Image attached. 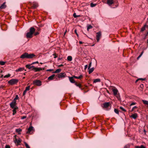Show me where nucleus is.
<instances>
[{
    "label": "nucleus",
    "instance_id": "obj_33",
    "mask_svg": "<svg viewBox=\"0 0 148 148\" xmlns=\"http://www.w3.org/2000/svg\"><path fill=\"white\" fill-rule=\"evenodd\" d=\"M90 6L92 7H95L96 5V4H94L91 3L90 4Z\"/></svg>",
    "mask_w": 148,
    "mask_h": 148
},
{
    "label": "nucleus",
    "instance_id": "obj_53",
    "mask_svg": "<svg viewBox=\"0 0 148 148\" xmlns=\"http://www.w3.org/2000/svg\"><path fill=\"white\" fill-rule=\"evenodd\" d=\"M140 147V148H146L143 145H141Z\"/></svg>",
    "mask_w": 148,
    "mask_h": 148
},
{
    "label": "nucleus",
    "instance_id": "obj_32",
    "mask_svg": "<svg viewBox=\"0 0 148 148\" xmlns=\"http://www.w3.org/2000/svg\"><path fill=\"white\" fill-rule=\"evenodd\" d=\"M143 53H144V51H142V52L141 53V54H140V55L137 57V59L138 60L139 59V58L142 56L143 54Z\"/></svg>",
    "mask_w": 148,
    "mask_h": 148
},
{
    "label": "nucleus",
    "instance_id": "obj_37",
    "mask_svg": "<svg viewBox=\"0 0 148 148\" xmlns=\"http://www.w3.org/2000/svg\"><path fill=\"white\" fill-rule=\"evenodd\" d=\"M114 112L116 114H119V111L117 109H114Z\"/></svg>",
    "mask_w": 148,
    "mask_h": 148
},
{
    "label": "nucleus",
    "instance_id": "obj_22",
    "mask_svg": "<svg viewBox=\"0 0 148 148\" xmlns=\"http://www.w3.org/2000/svg\"><path fill=\"white\" fill-rule=\"evenodd\" d=\"M13 109V115H14L16 113V110H17L18 109V107H16L15 108Z\"/></svg>",
    "mask_w": 148,
    "mask_h": 148
},
{
    "label": "nucleus",
    "instance_id": "obj_5",
    "mask_svg": "<svg viewBox=\"0 0 148 148\" xmlns=\"http://www.w3.org/2000/svg\"><path fill=\"white\" fill-rule=\"evenodd\" d=\"M97 35L96 36V39L97 40V42H98L99 40L100 37L101 36V32L99 31L98 32H97L96 33Z\"/></svg>",
    "mask_w": 148,
    "mask_h": 148
},
{
    "label": "nucleus",
    "instance_id": "obj_38",
    "mask_svg": "<svg viewBox=\"0 0 148 148\" xmlns=\"http://www.w3.org/2000/svg\"><path fill=\"white\" fill-rule=\"evenodd\" d=\"M10 74H8L7 75H6L4 76V78H8L10 77Z\"/></svg>",
    "mask_w": 148,
    "mask_h": 148
},
{
    "label": "nucleus",
    "instance_id": "obj_18",
    "mask_svg": "<svg viewBox=\"0 0 148 148\" xmlns=\"http://www.w3.org/2000/svg\"><path fill=\"white\" fill-rule=\"evenodd\" d=\"M75 84L81 90H82V89L81 88V85L80 84H78L77 82H75Z\"/></svg>",
    "mask_w": 148,
    "mask_h": 148
},
{
    "label": "nucleus",
    "instance_id": "obj_17",
    "mask_svg": "<svg viewBox=\"0 0 148 148\" xmlns=\"http://www.w3.org/2000/svg\"><path fill=\"white\" fill-rule=\"evenodd\" d=\"M69 80L70 82L72 83H74V80L73 78L74 77V76L70 77H69Z\"/></svg>",
    "mask_w": 148,
    "mask_h": 148
},
{
    "label": "nucleus",
    "instance_id": "obj_63",
    "mask_svg": "<svg viewBox=\"0 0 148 148\" xmlns=\"http://www.w3.org/2000/svg\"><path fill=\"white\" fill-rule=\"evenodd\" d=\"M32 69L31 66H30L29 67V68L28 69Z\"/></svg>",
    "mask_w": 148,
    "mask_h": 148
},
{
    "label": "nucleus",
    "instance_id": "obj_29",
    "mask_svg": "<svg viewBox=\"0 0 148 148\" xmlns=\"http://www.w3.org/2000/svg\"><path fill=\"white\" fill-rule=\"evenodd\" d=\"M146 26L148 27V26H147V25H145L143 27H142V28H141V31L143 32V31H144L145 30V29Z\"/></svg>",
    "mask_w": 148,
    "mask_h": 148
},
{
    "label": "nucleus",
    "instance_id": "obj_59",
    "mask_svg": "<svg viewBox=\"0 0 148 148\" xmlns=\"http://www.w3.org/2000/svg\"><path fill=\"white\" fill-rule=\"evenodd\" d=\"M135 148H140V146H136L135 147Z\"/></svg>",
    "mask_w": 148,
    "mask_h": 148
},
{
    "label": "nucleus",
    "instance_id": "obj_43",
    "mask_svg": "<svg viewBox=\"0 0 148 148\" xmlns=\"http://www.w3.org/2000/svg\"><path fill=\"white\" fill-rule=\"evenodd\" d=\"M91 64H92V62H90L89 63V65L88 66V69H89L91 67Z\"/></svg>",
    "mask_w": 148,
    "mask_h": 148
},
{
    "label": "nucleus",
    "instance_id": "obj_4",
    "mask_svg": "<svg viewBox=\"0 0 148 148\" xmlns=\"http://www.w3.org/2000/svg\"><path fill=\"white\" fill-rule=\"evenodd\" d=\"M33 84L38 86H40L42 85L41 82L39 80H36L34 81Z\"/></svg>",
    "mask_w": 148,
    "mask_h": 148
},
{
    "label": "nucleus",
    "instance_id": "obj_45",
    "mask_svg": "<svg viewBox=\"0 0 148 148\" xmlns=\"http://www.w3.org/2000/svg\"><path fill=\"white\" fill-rule=\"evenodd\" d=\"M26 118V116H23L21 117V119H25Z\"/></svg>",
    "mask_w": 148,
    "mask_h": 148
},
{
    "label": "nucleus",
    "instance_id": "obj_47",
    "mask_svg": "<svg viewBox=\"0 0 148 148\" xmlns=\"http://www.w3.org/2000/svg\"><path fill=\"white\" fill-rule=\"evenodd\" d=\"M5 148H10V147L9 145H6L5 146Z\"/></svg>",
    "mask_w": 148,
    "mask_h": 148
},
{
    "label": "nucleus",
    "instance_id": "obj_39",
    "mask_svg": "<svg viewBox=\"0 0 148 148\" xmlns=\"http://www.w3.org/2000/svg\"><path fill=\"white\" fill-rule=\"evenodd\" d=\"M37 6L38 5H37L34 4L33 6L32 7V8L33 9H35L36 8Z\"/></svg>",
    "mask_w": 148,
    "mask_h": 148
},
{
    "label": "nucleus",
    "instance_id": "obj_16",
    "mask_svg": "<svg viewBox=\"0 0 148 148\" xmlns=\"http://www.w3.org/2000/svg\"><path fill=\"white\" fill-rule=\"evenodd\" d=\"M137 116V114L136 113L133 114L130 116V117L134 119H136Z\"/></svg>",
    "mask_w": 148,
    "mask_h": 148
},
{
    "label": "nucleus",
    "instance_id": "obj_1",
    "mask_svg": "<svg viewBox=\"0 0 148 148\" xmlns=\"http://www.w3.org/2000/svg\"><path fill=\"white\" fill-rule=\"evenodd\" d=\"M35 28L33 27H31L29 29V32L26 34V37L27 38H30L32 37L33 34L35 32Z\"/></svg>",
    "mask_w": 148,
    "mask_h": 148
},
{
    "label": "nucleus",
    "instance_id": "obj_6",
    "mask_svg": "<svg viewBox=\"0 0 148 148\" xmlns=\"http://www.w3.org/2000/svg\"><path fill=\"white\" fill-rule=\"evenodd\" d=\"M16 101H13L10 103V107L12 108H15L16 107H17L16 106Z\"/></svg>",
    "mask_w": 148,
    "mask_h": 148
},
{
    "label": "nucleus",
    "instance_id": "obj_62",
    "mask_svg": "<svg viewBox=\"0 0 148 148\" xmlns=\"http://www.w3.org/2000/svg\"><path fill=\"white\" fill-rule=\"evenodd\" d=\"M139 80V79H137V80H136V82H136V83L138 81V80Z\"/></svg>",
    "mask_w": 148,
    "mask_h": 148
},
{
    "label": "nucleus",
    "instance_id": "obj_64",
    "mask_svg": "<svg viewBox=\"0 0 148 148\" xmlns=\"http://www.w3.org/2000/svg\"><path fill=\"white\" fill-rule=\"evenodd\" d=\"M79 43L80 44H82V41H80L79 42Z\"/></svg>",
    "mask_w": 148,
    "mask_h": 148
},
{
    "label": "nucleus",
    "instance_id": "obj_42",
    "mask_svg": "<svg viewBox=\"0 0 148 148\" xmlns=\"http://www.w3.org/2000/svg\"><path fill=\"white\" fill-rule=\"evenodd\" d=\"M18 98V96L17 95H16V96L15 98H14V100L13 101H16V100Z\"/></svg>",
    "mask_w": 148,
    "mask_h": 148
},
{
    "label": "nucleus",
    "instance_id": "obj_21",
    "mask_svg": "<svg viewBox=\"0 0 148 148\" xmlns=\"http://www.w3.org/2000/svg\"><path fill=\"white\" fill-rule=\"evenodd\" d=\"M55 76V74H53L48 77V79L49 80H52Z\"/></svg>",
    "mask_w": 148,
    "mask_h": 148
},
{
    "label": "nucleus",
    "instance_id": "obj_24",
    "mask_svg": "<svg viewBox=\"0 0 148 148\" xmlns=\"http://www.w3.org/2000/svg\"><path fill=\"white\" fill-rule=\"evenodd\" d=\"M61 71V69H56L55 71L53 72V73H60Z\"/></svg>",
    "mask_w": 148,
    "mask_h": 148
},
{
    "label": "nucleus",
    "instance_id": "obj_20",
    "mask_svg": "<svg viewBox=\"0 0 148 148\" xmlns=\"http://www.w3.org/2000/svg\"><path fill=\"white\" fill-rule=\"evenodd\" d=\"M24 70V68L23 67L22 68H20L17 69H16L15 71L16 72H19V71H23Z\"/></svg>",
    "mask_w": 148,
    "mask_h": 148
},
{
    "label": "nucleus",
    "instance_id": "obj_61",
    "mask_svg": "<svg viewBox=\"0 0 148 148\" xmlns=\"http://www.w3.org/2000/svg\"><path fill=\"white\" fill-rule=\"evenodd\" d=\"M67 32V30H65V32H64V36L65 35V34H66V32Z\"/></svg>",
    "mask_w": 148,
    "mask_h": 148
},
{
    "label": "nucleus",
    "instance_id": "obj_9",
    "mask_svg": "<svg viewBox=\"0 0 148 148\" xmlns=\"http://www.w3.org/2000/svg\"><path fill=\"white\" fill-rule=\"evenodd\" d=\"M27 53H25L21 55L20 58L22 59L27 58Z\"/></svg>",
    "mask_w": 148,
    "mask_h": 148
},
{
    "label": "nucleus",
    "instance_id": "obj_25",
    "mask_svg": "<svg viewBox=\"0 0 148 148\" xmlns=\"http://www.w3.org/2000/svg\"><path fill=\"white\" fill-rule=\"evenodd\" d=\"M22 130L21 129L19 128L16 129V132L18 133V134H20V132L22 131Z\"/></svg>",
    "mask_w": 148,
    "mask_h": 148
},
{
    "label": "nucleus",
    "instance_id": "obj_55",
    "mask_svg": "<svg viewBox=\"0 0 148 148\" xmlns=\"http://www.w3.org/2000/svg\"><path fill=\"white\" fill-rule=\"evenodd\" d=\"M39 34V33L38 32H36L34 34V35L36 36Z\"/></svg>",
    "mask_w": 148,
    "mask_h": 148
},
{
    "label": "nucleus",
    "instance_id": "obj_28",
    "mask_svg": "<svg viewBox=\"0 0 148 148\" xmlns=\"http://www.w3.org/2000/svg\"><path fill=\"white\" fill-rule=\"evenodd\" d=\"M83 77V75L81 74L79 76H75V78L77 79H80L82 78Z\"/></svg>",
    "mask_w": 148,
    "mask_h": 148
},
{
    "label": "nucleus",
    "instance_id": "obj_19",
    "mask_svg": "<svg viewBox=\"0 0 148 148\" xmlns=\"http://www.w3.org/2000/svg\"><path fill=\"white\" fill-rule=\"evenodd\" d=\"M42 70V69L40 68H36L35 67L33 70L35 71V72L39 71Z\"/></svg>",
    "mask_w": 148,
    "mask_h": 148
},
{
    "label": "nucleus",
    "instance_id": "obj_23",
    "mask_svg": "<svg viewBox=\"0 0 148 148\" xmlns=\"http://www.w3.org/2000/svg\"><path fill=\"white\" fill-rule=\"evenodd\" d=\"M88 71V73L89 74L91 73L94 70V67H92L91 68H90Z\"/></svg>",
    "mask_w": 148,
    "mask_h": 148
},
{
    "label": "nucleus",
    "instance_id": "obj_52",
    "mask_svg": "<svg viewBox=\"0 0 148 148\" xmlns=\"http://www.w3.org/2000/svg\"><path fill=\"white\" fill-rule=\"evenodd\" d=\"M74 32H75V33L77 35V36H78V34H77V33L76 32V30H75Z\"/></svg>",
    "mask_w": 148,
    "mask_h": 148
},
{
    "label": "nucleus",
    "instance_id": "obj_12",
    "mask_svg": "<svg viewBox=\"0 0 148 148\" xmlns=\"http://www.w3.org/2000/svg\"><path fill=\"white\" fill-rule=\"evenodd\" d=\"M30 86H28L23 91V95H24L26 93V92L27 91L29 90L30 89Z\"/></svg>",
    "mask_w": 148,
    "mask_h": 148
},
{
    "label": "nucleus",
    "instance_id": "obj_44",
    "mask_svg": "<svg viewBox=\"0 0 148 148\" xmlns=\"http://www.w3.org/2000/svg\"><path fill=\"white\" fill-rule=\"evenodd\" d=\"M136 104V102H132L130 104V106H132L133 105H135Z\"/></svg>",
    "mask_w": 148,
    "mask_h": 148
},
{
    "label": "nucleus",
    "instance_id": "obj_30",
    "mask_svg": "<svg viewBox=\"0 0 148 148\" xmlns=\"http://www.w3.org/2000/svg\"><path fill=\"white\" fill-rule=\"evenodd\" d=\"M142 101L143 102V103L146 105H147V103H148V101L145 100H143Z\"/></svg>",
    "mask_w": 148,
    "mask_h": 148
},
{
    "label": "nucleus",
    "instance_id": "obj_15",
    "mask_svg": "<svg viewBox=\"0 0 148 148\" xmlns=\"http://www.w3.org/2000/svg\"><path fill=\"white\" fill-rule=\"evenodd\" d=\"M5 2H4L3 4L0 6V9H4L6 7L5 5Z\"/></svg>",
    "mask_w": 148,
    "mask_h": 148
},
{
    "label": "nucleus",
    "instance_id": "obj_13",
    "mask_svg": "<svg viewBox=\"0 0 148 148\" xmlns=\"http://www.w3.org/2000/svg\"><path fill=\"white\" fill-rule=\"evenodd\" d=\"M33 127L31 126L29 127L27 130V134H30L31 132L33 130Z\"/></svg>",
    "mask_w": 148,
    "mask_h": 148
},
{
    "label": "nucleus",
    "instance_id": "obj_56",
    "mask_svg": "<svg viewBox=\"0 0 148 148\" xmlns=\"http://www.w3.org/2000/svg\"><path fill=\"white\" fill-rule=\"evenodd\" d=\"M139 80H141L142 81L145 80V79L143 78H139Z\"/></svg>",
    "mask_w": 148,
    "mask_h": 148
},
{
    "label": "nucleus",
    "instance_id": "obj_26",
    "mask_svg": "<svg viewBox=\"0 0 148 148\" xmlns=\"http://www.w3.org/2000/svg\"><path fill=\"white\" fill-rule=\"evenodd\" d=\"M67 59L69 61H71L72 60V58L71 56H69L67 58Z\"/></svg>",
    "mask_w": 148,
    "mask_h": 148
},
{
    "label": "nucleus",
    "instance_id": "obj_50",
    "mask_svg": "<svg viewBox=\"0 0 148 148\" xmlns=\"http://www.w3.org/2000/svg\"><path fill=\"white\" fill-rule=\"evenodd\" d=\"M53 69H47V71H53Z\"/></svg>",
    "mask_w": 148,
    "mask_h": 148
},
{
    "label": "nucleus",
    "instance_id": "obj_57",
    "mask_svg": "<svg viewBox=\"0 0 148 148\" xmlns=\"http://www.w3.org/2000/svg\"><path fill=\"white\" fill-rule=\"evenodd\" d=\"M87 67H88L87 65H85V67H84V69L85 70L87 68Z\"/></svg>",
    "mask_w": 148,
    "mask_h": 148
},
{
    "label": "nucleus",
    "instance_id": "obj_51",
    "mask_svg": "<svg viewBox=\"0 0 148 148\" xmlns=\"http://www.w3.org/2000/svg\"><path fill=\"white\" fill-rule=\"evenodd\" d=\"M38 63V61H36V62H33L32 64H31V65L32 64H36V63Z\"/></svg>",
    "mask_w": 148,
    "mask_h": 148
},
{
    "label": "nucleus",
    "instance_id": "obj_3",
    "mask_svg": "<svg viewBox=\"0 0 148 148\" xmlns=\"http://www.w3.org/2000/svg\"><path fill=\"white\" fill-rule=\"evenodd\" d=\"M18 82L17 79H12L8 82V83L11 85H13L16 84Z\"/></svg>",
    "mask_w": 148,
    "mask_h": 148
},
{
    "label": "nucleus",
    "instance_id": "obj_48",
    "mask_svg": "<svg viewBox=\"0 0 148 148\" xmlns=\"http://www.w3.org/2000/svg\"><path fill=\"white\" fill-rule=\"evenodd\" d=\"M53 55L54 56V58H56L57 57V56H56V54L55 53H53Z\"/></svg>",
    "mask_w": 148,
    "mask_h": 148
},
{
    "label": "nucleus",
    "instance_id": "obj_54",
    "mask_svg": "<svg viewBox=\"0 0 148 148\" xmlns=\"http://www.w3.org/2000/svg\"><path fill=\"white\" fill-rule=\"evenodd\" d=\"M31 67H32V70H34V68H35V67H34V66H31Z\"/></svg>",
    "mask_w": 148,
    "mask_h": 148
},
{
    "label": "nucleus",
    "instance_id": "obj_58",
    "mask_svg": "<svg viewBox=\"0 0 148 148\" xmlns=\"http://www.w3.org/2000/svg\"><path fill=\"white\" fill-rule=\"evenodd\" d=\"M124 148H129V146L128 145L126 146H125Z\"/></svg>",
    "mask_w": 148,
    "mask_h": 148
},
{
    "label": "nucleus",
    "instance_id": "obj_14",
    "mask_svg": "<svg viewBox=\"0 0 148 148\" xmlns=\"http://www.w3.org/2000/svg\"><path fill=\"white\" fill-rule=\"evenodd\" d=\"M114 3L113 0H108L107 3L109 5H110Z\"/></svg>",
    "mask_w": 148,
    "mask_h": 148
},
{
    "label": "nucleus",
    "instance_id": "obj_2",
    "mask_svg": "<svg viewBox=\"0 0 148 148\" xmlns=\"http://www.w3.org/2000/svg\"><path fill=\"white\" fill-rule=\"evenodd\" d=\"M103 107L107 110H110L111 108V105L110 102H106L103 103Z\"/></svg>",
    "mask_w": 148,
    "mask_h": 148
},
{
    "label": "nucleus",
    "instance_id": "obj_34",
    "mask_svg": "<svg viewBox=\"0 0 148 148\" xmlns=\"http://www.w3.org/2000/svg\"><path fill=\"white\" fill-rule=\"evenodd\" d=\"M137 108V107H136V106H134V107H133V108H132V109L130 111V112H132V111H133L134 109H135V108Z\"/></svg>",
    "mask_w": 148,
    "mask_h": 148
},
{
    "label": "nucleus",
    "instance_id": "obj_40",
    "mask_svg": "<svg viewBox=\"0 0 148 148\" xmlns=\"http://www.w3.org/2000/svg\"><path fill=\"white\" fill-rule=\"evenodd\" d=\"M120 108L123 111H124L125 112L126 111V110L122 107H120Z\"/></svg>",
    "mask_w": 148,
    "mask_h": 148
},
{
    "label": "nucleus",
    "instance_id": "obj_35",
    "mask_svg": "<svg viewBox=\"0 0 148 148\" xmlns=\"http://www.w3.org/2000/svg\"><path fill=\"white\" fill-rule=\"evenodd\" d=\"M24 144H25V145L26 147L27 148H30L28 144L26 143L25 142L24 143Z\"/></svg>",
    "mask_w": 148,
    "mask_h": 148
},
{
    "label": "nucleus",
    "instance_id": "obj_10",
    "mask_svg": "<svg viewBox=\"0 0 148 148\" xmlns=\"http://www.w3.org/2000/svg\"><path fill=\"white\" fill-rule=\"evenodd\" d=\"M112 90L114 95H116L119 93L118 90L116 88L112 89Z\"/></svg>",
    "mask_w": 148,
    "mask_h": 148
},
{
    "label": "nucleus",
    "instance_id": "obj_31",
    "mask_svg": "<svg viewBox=\"0 0 148 148\" xmlns=\"http://www.w3.org/2000/svg\"><path fill=\"white\" fill-rule=\"evenodd\" d=\"M114 96H116V97L117 98V99L118 100H119L120 99V96L119 95V93L117 94L116 95H114Z\"/></svg>",
    "mask_w": 148,
    "mask_h": 148
},
{
    "label": "nucleus",
    "instance_id": "obj_11",
    "mask_svg": "<svg viewBox=\"0 0 148 148\" xmlns=\"http://www.w3.org/2000/svg\"><path fill=\"white\" fill-rule=\"evenodd\" d=\"M65 75L64 73H61L58 75V77L59 78L64 77H65Z\"/></svg>",
    "mask_w": 148,
    "mask_h": 148
},
{
    "label": "nucleus",
    "instance_id": "obj_27",
    "mask_svg": "<svg viewBox=\"0 0 148 148\" xmlns=\"http://www.w3.org/2000/svg\"><path fill=\"white\" fill-rule=\"evenodd\" d=\"M101 81V80H100V79H95L94 81H93V82L94 83H97V82H100Z\"/></svg>",
    "mask_w": 148,
    "mask_h": 148
},
{
    "label": "nucleus",
    "instance_id": "obj_60",
    "mask_svg": "<svg viewBox=\"0 0 148 148\" xmlns=\"http://www.w3.org/2000/svg\"><path fill=\"white\" fill-rule=\"evenodd\" d=\"M63 66V65L62 64H61L60 65H58V67H61V66Z\"/></svg>",
    "mask_w": 148,
    "mask_h": 148
},
{
    "label": "nucleus",
    "instance_id": "obj_49",
    "mask_svg": "<svg viewBox=\"0 0 148 148\" xmlns=\"http://www.w3.org/2000/svg\"><path fill=\"white\" fill-rule=\"evenodd\" d=\"M80 16V15H76V14L75 13V18H76L77 17H79Z\"/></svg>",
    "mask_w": 148,
    "mask_h": 148
},
{
    "label": "nucleus",
    "instance_id": "obj_46",
    "mask_svg": "<svg viewBox=\"0 0 148 148\" xmlns=\"http://www.w3.org/2000/svg\"><path fill=\"white\" fill-rule=\"evenodd\" d=\"M31 64H27V65H26L25 67H26L28 69V68H29V66H31Z\"/></svg>",
    "mask_w": 148,
    "mask_h": 148
},
{
    "label": "nucleus",
    "instance_id": "obj_41",
    "mask_svg": "<svg viewBox=\"0 0 148 148\" xmlns=\"http://www.w3.org/2000/svg\"><path fill=\"white\" fill-rule=\"evenodd\" d=\"M92 28V27L91 25H89L87 27V30L88 31L89 30V29Z\"/></svg>",
    "mask_w": 148,
    "mask_h": 148
},
{
    "label": "nucleus",
    "instance_id": "obj_36",
    "mask_svg": "<svg viewBox=\"0 0 148 148\" xmlns=\"http://www.w3.org/2000/svg\"><path fill=\"white\" fill-rule=\"evenodd\" d=\"M5 62L3 61H0V64L1 65H3L5 63Z\"/></svg>",
    "mask_w": 148,
    "mask_h": 148
},
{
    "label": "nucleus",
    "instance_id": "obj_8",
    "mask_svg": "<svg viewBox=\"0 0 148 148\" xmlns=\"http://www.w3.org/2000/svg\"><path fill=\"white\" fill-rule=\"evenodd\" d=\"M27 59H32L36 56V55L33 53L28 54L27 53Z\"/></svg>",
    "mask_w": 148,
    "mask_h": 148
},
{
    "label": "nucleus",
    "instance_id": "obj_7",
    "mask_svg": "<svg viewBox=\"0 0 148 148\" xmlns=\"http://www.w3.org/2000/svg\"><path fill=\"white\" fill-rule=\"evenodd\" d=\"M21 141V139L19 138L18 139L16 138L14 141V143L16 145H19Z\"/></svg>",
    "mask_w": 148,
    "mask_h": 148
}]
</instances>
